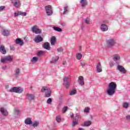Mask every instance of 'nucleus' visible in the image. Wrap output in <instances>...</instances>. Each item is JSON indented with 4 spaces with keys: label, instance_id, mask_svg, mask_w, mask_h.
Masks as SVG:
<instances>
[{
    "label": "nucleus",
    "instance_id": "obj_1",
    "mask_svg": "<svg viewBox=\"0 0 130 130\" xmlns=\"http://www.w3.org/2000/svg\"><path fill=\"white\" fill-rule=\"evenodd\" d=\"M117 88V84L115 82H111L109 83L108 88L107 89V94L108 96H113L116 92Z\"/></svg>",
    "mask_w": 130,
    "mask_h": 130
},
{
    "label": "nucleus",
    "instance_id": "obj_2",
    "mask_svg": "<svg viewBox=\"0 0 130 130\" xmlns=\"http://www.w3.org/2000/svg\"><path fill=\"white\" fill-rule=\"evenodd\" d=\"M43 93H45V97H50L51 96V90L47 86H43L41 90Z\"/></svg>",
    "mask_w": 130,
    "mask_h": 130
},
{
    "label": "nucleus",
    "instance_id": "obj_3",
    "mask_svg": "<svg viewBox=\"0 0 130 130\" xmlns=\"http://www.w3.org/2000/svg\"><path fill=\"white\" fill-rule=\"evenodd\" d=\"M23 91H24L23 88L17 86L13 87L9 90V92H11V93H17L18 94L23 93Z\"/></svg>",
    "mask_w": 130,
    "mask_h": 130
},
{
    "label": "nucleus",
    "instance_id": "obj_4",
    "mask_svg": "<svg viewBox=\"0 0 130 130\" xmlns=\"http://www.w3.org/2000/svg\"><path fill=\"white\" fill-rule=\"evenodd\" d=\"M116 44V40L114 39H110L107 41V46L109 48H112Z\"/></svg>",
    "mask_w": 130,
    "mask_h": 130
},
{
    "label": "nucleus",
    "instance_id": "obj_5",
    "mask_svg": "<svg viewBox=\"0 0 130 130\" xmlns=\"http://www.w3.org/2000/svg\"><path fill=\"white\" fill-rule=\"evenodd\" d=\"M45 10L47 16H51V15L53 14V11H52V7L51 5L46 6L45 7Z\"/></svg>",
    "mask_w": 130,
    "mask_h": 130
},
{
    "label": "nucleus",
    "instance_id": "obj_6",
    "mask_svg": "<svg viewBox=\"0 0 130 130\" xmlns=\"http://www.w3.org/2000/svg\"><path fill=\"white\" fill-rule=\"evenodd\" d=\"M31 31L32 33H35V34H41L42 30L39 28V26L38 25H34L31 27Z\"/></svg>",
    "mask_w": 130,
    "mask_h": 130
},
{
    "label": "nucleus",
    "instance_id": "obj_7",
    "mask_svg": "<svg viewBox=\"0 0 130 130\" xmlns=\"http://www.w3.org/2000/svg\"><path fill=\"white\" fill-rule=\"evenodd\" d=\"M11 3L15 8H18L21 7V1L20 0H11Z\"/></svg>",
    "mask_w": 130,
    "mask_h": 130
},
{
    "label": "nucleus",
    "instance_id": "obj_8",
    "mask_svg": "<svg viewBox=\"0 0 130 130\" xmlns=\"http://www.w3.org/2000/svg\"><path fill=\"white\" fill-rule=\"evenodd\" d=\"M13 60V57L11 56H7L5 57L4 58H1V62L4 63V62H6V61H12Z\"/></svg>",
    "mask_w": 130,
    "mask_h": 130
},
{
    "label": "nucleus",
    "instance_id": "obj_9",
    "mask_svg": "<svg viewBox=\"0 0 130 130\" xmlns=\"http://www.w3.org/2000/svg\"><path fill=\"white\" fill-rule=\"evenodd\" d=\"M117 70L121 73V74H126V70L125 68L122 66L118 65Z\"/></svg>",
    "mask_w": 130,
    "mask_h": 130
},
{
    "label": "nucleus",
    "instance_id": "obj_10",
    "mask_svg": "<svg viewBox=\"0 0 130 130\" xmlns=\"http://www.w3.org/2000/svg\"><path fill=\"white\" fill-rule=\"evenodd\" d=\"M63 85L66 87V88H69L71 86V84L69 82V77H65L63 79Z\"/></svg>",
    "mask_w": 130,
    "mask_h": 130
},
{
    "label": "nucleus",
    "instance_id": "obj_11",
    "mask_svg": "<svg viewBox=\"0 0 130 130\" xmlns=\"http://www.w3.org/2000/svg\"><path fill=\"white\" fill-rule=\"evenodd\" d=\"M26 99L28 101H32L35 100V95L31 93H27L26 95Z\"/></svg>",
    "mask_w": 130,
    "mask_h": 130
},
{
    "label": "nucleus",
    "instance_id": "obj_12",
    "mask_svg": "<svg viewBox=\"0 0 130 130\" xmlns=\"http://www.w3.org/2000/svg\"><path fill=\"white\" fill-rule=\"evenodd\" d=\"M14 16L15 17H19V16H23V17H25V16H27V13L23 12L22 11H17V12L14 13Z\"/></svg>",
    "mask_w": 130,
    "mask_h": 130
},
{
    "label": "nucleus",
    "instance_id": "obj_13",
    "mask_svg": "<svg viewBox=\"0 0 130 130\" xmlns=\"http://www.w3.org/2000/svg\"><path fill=\"white\" fill-rule=\"evenodd\" d=\"M0 112L3 116H8L9 115V112L5 108H1Z\"/></svg>",
    "mask_w": 130,
    "mask_h": 130
},
{
    "label": "nucleus",
    "instance_id": "obj_14",
    "mask_svg": "<svg viewBox=\"0 0 130 130\" xmlns=\"http://www.w3.org/2000/svg\"><path fill=\"white\" fill-rule=\"evenodd\" d=\"M42 41H43V38L39 35L37 36L35 38V42L36 43H39V42H42Z\"/></svg>",
    "mask_w": 130,
    "mask_h": 130
},
{
    "label": "nucleus",
    "instance_id": "obj_15",
    "mask_svg": "<svg viewBox=\"0 0 130 130\" xmlns=\"http://www.w3.org/2000/svg\"><path fill=\"white\" fill-rule=\"evenodd\" d=\"M78 82L81 86H84L85 85V82H84V77L83 76H79L78 78Z\"/></svg>",
    "mask_w": 130,
    "mask_h": 130
},
{
    "label": "nucleus",
    "instance_id": "obj_16",
    "mask_svg": "<svg viewBox=\"0 0 130 130\" xmlns=\"http://www.w3.org/2000/svg\"><path fill=\"white\" fill-rule=\"evenodd\" d=\"M101 30L103 32H106V31L108 30V26L105 24H102L101 25Z\"/></svg>",
    "mask_w": 130,
    "mask_h": 130
},
{
    "label": "nucleus",
    "instance_id": "obj_17",
    "mask_svg": "<svg viewBox=\"0 0 130 130\" xmlns=\"http://www.w3.org/2000/svg\"><path fill=\"white\" fill-rule=\"evenodd\" d=\"M24 123L27 125H30L33 124V122H32V120L31 119V118H29V117L25 119L24 121Z\"/></svg>",
    "mask_w": 130,
    "mask_h": 130
},
{
    "label": "nucleus",
    "instance_id": "obj_18",
    "mask_svg": "<svg viewBox=\"0 0 130 130\" xmlns=\"http://www.w3.org/2000/svg\"><path fill=\"white\" fill-rule=\"evenodd\" d=\"M113 59L114 61L120 60V55L118 54H115L113 56Z\"/></svg>",
    "mask_w": 130,
    "mask_h": 130
},
{
    "label": "nucleus",
    "instance_id": "obj_19",
    "mask_svg": "<svg viewBox=\"0 0 130 130\" xmlns=\"http://www.w3.org/2000/svg\"><path fill=\"white\" fill-rule=\"evenodd\" d=\"M59 59V57L58 56H55L54 57H52L50 62L51 63H55Z\"/></svg>",
    "mask_w": 130,
    "mask_h": 130
},
{
    "label": "nucleus",
    "instance_id": "obj_20",
    "mask_svg": "<svg viewBox=\"0 0 130 130\" xmlns=\"http://www.w3.org/2000/svg\"><path fill=\"white\" fill-rule=\"evenodd\" d=\"M96 72L97 73H101L102 72V66L101 63H98L96 65Z\"/></svg>",
    "mask_w": 130,
    "mask_h": 130
},
{
    "label": "nucleus",
    "instance_id": "obj_21",
    "mask_svg": "<svg viewBox=\"0 0 130 130\" xmlns=\"http://www.w3.org/2000/svg\"><path fill=\"white\" fill-rule=\"evenodd\" d=\"M0 52L3 53V54H6V53H7V51H6L5 46L4 45H1L0 46Z\"/></svg>",
    "mask_w": 130,
    "mask_h": 130
},
{
    "label": "nucleus",
    "instance_id": "obj_22",
    "mask_svg": "<svg viewBox=\"0 0 130 130\" xmlns=\"http://www.w3.org/2000/svg\"><path fill=\"white\" fill-rule=\"evenodd\" d=\"M14 114L16 117L20 116V110H19L18 108H15L14 110Z\"/></svg>",
    "mask_w": 130,
    "mask_h": 130
},
{
    "label": "nucleus",
    "instance_id": "obj_23",
    "mask_svg": "<svg viewBox=\"0 0 130 130\" xmlns=\"http://www.w3.org/2000/svg\"><path fill=\"white\" fill-rule=\"evenodd\" d=\"M55 43H56V38L53 36L51 38V45L54 46L55 45Z\"/></svg>",
    "mask_w": 130,
    "mask_h": 130
},
{
    "label": "nucleus",
    "instance_id": "obj_24",
    "mask_svg": "<svg viewBox=\"0 0 130 130\" xmlns=\"http://www.w3.org/2000/svg\"><path fill=\"white\" fill-rule=\"evenodd\" d=\"M43 47L47 50H50V47L49 46V43L45 42L43 45Z\"/></svg>",
    "mask_w": 130,
    "mask_h": 130
},
{
    "label": "nucleus",
    "instance_id": "obj_25",
    "mask_svg": "<svg viewBox=\"0 0 130 130\" xmlns=\"http://www.w3.org/2000/svg\"><path fill=\"white\" fill-rule=\"evenodd\" d=\"M16 44H19L20 46H22V45L24 44V42L21 39H17L16 40Z\"/></svg>",
    "mask_w": 130,
    "mask_h": 130
},
{
    "label": "nucleus",
    "instance_id": "obj_26",
    "mask_svg": "<svg viewBox=\"0 0 130 130\" xmlns=\"http://www.w3.org/2000/svg\"><path fill=\"white\" fill-rule=\"evenodd\" d=\"M20 73H21V69L17 68L15 71L14 75L16 78L19 77V75H20Z\"/></svg>",
    "mask_w": 130,
    "mask_h": 130
},
{
    "label": "nucleus",
    "instance_id": "obj_27",
    "mask_svg": "<svg viewBox=\"0 0 130 130\" xmlns=\"http://www.w3.org/2000/svg\"><path fill=\"white\" fill-rule=\"evenodd\" d=\"M80 5L82 8H85L87 6V0H81Z\"/></svg>",
    "mask_w": 130,
    "mask_h": 130
},
{
    "label": "nucleus",
    "instance_id": "obj_28",
    "mask_svg": "<svg viewBox=\"0 0 130 130\" xmlns=\"http://www.w3.org/2000/svg\"><path fill=\"white\" fill-rule=\"evenodd\" d=\"M130 103L129 102H124L122 103V106L123 108L127 109L129 107Z\"/></svg>",
    "mask_w": 130,
    "mask_h": 130
},
{
    "label": "nucleus",
    "instance_id": "obj_29",
    "mask_svg": "<svg viewBox=\"0 0 130 130\" xmlns=\"http://www.w3.org/2000/svg\"><path fill=\"white\" fill-rule=\"evenodd\" d=\"M2 34L4 36H9L10 35V31L8 30L4 29L2 31Z\"/></svg>",
    "mask_w": 130,
    "mask_h": 130
},
{
    "label": "nucleus",
    "instance_id": "obj_30",
    "mask_svg": "<svg viewBox=\"0 0 130 130\" xmlns=\"http://www.w3.org/2000/svg\"><path fill=\"white\" fill-rule=\"evenodd\" d=\"M69 7L68 6H65L63 8V15H66V14H68L69 13Z\"/></svg>",
    "mask_w": 130,
    "mask_h": 130
},
{
    "label": "nucleus",
    "instance_id": "obj_31",
    "mask_svg": "<svg viewBox=\"0 0 130 130\" xmlns=\"http://www.w3.org/2000/svg\"><path fill=\"white\" fill-rule=\"evenodd\" d=\"M82 57H83V54H82L81 53H78L76 54V58L78 60L82 59Z\"/></svg>",
    "mask_w": 130,
    "mask_h": 130
},
{
    "label": "nucleus",
    "instance_id": "obj_32",
    "mask_svg": "<svg viewBox=\"0 0 130 130\" xmlns=\"http://www.w3.org/2000/svg\"><path fill=\"white\" fill-rule=\"evenodd\" d=\"M40 123L39 121H35L31 124L34 127H37V126L39 125Z\"/></svg>",
    "mask_w": 130,
    "mask_h": 130
},
{
    "label": "nucleus",
    "instance_id": "obj_33",
    "mask_svg": "<svg viewBox=\"0 0 130 130\" xmlns=\"http://www.w3.org/2000/svg\"><path fill=\"white\" fill-rule=\"evenodd\" d=\"M77 94V90L76 89H72L69 93V95L73 96V95H76Z\"/></svg>",
    "mask_w": 130,
    "mask_h": 130
},
{
    "label": "nucleus",
    "instance_id": "obj_34",
    "mask_svg": "<svg viewBox=\"0 0 130 130\" xmlns=\"http://www.w3.org/2000/svg\"><path fill=\"white\" fill-rule=\"evenodd\" d=\"M53 28L55 31H56L57 32H62V29H61V28L59 27L53 26Z\"/></svg>",
    "mask_w": 130,
    "mask_h": 130
},
{
    "label": "nucleus",
    "instance_id": "obj_35",
    "mask_svg": "<svg viewBox=\"0 0 130 130\" xmlns=\"http://www.w3.org/2000/svg\"><path fill=\"white\" fill-rule=\"evenodd\" d=\"M84 22L87 25L91 24V20L90 19V18H89V17L85 18L84 20Z\"/></svg>",
    "mask_w": 130,
    "mask_h": 130
},
{
    "label": "nucleus",
    "instance_id": "obj_36",
    "mask_svg": "<svg viewBox=\"0 0 130 130\" xmlns=\"http://www.w3.org/2000/svg\"><path fill=\"white\" fill-rule=\"evenodd\" d=\"M46 53L45 51H40L38 52L37 55H44V54Z\"/></svg>",
    "mask_w": 130,
    "mask_h": 130
},
{
    "label": "nucleus",
    "instance_id": "obj_37",
    "mask_svg": "<svg viewBox=\"0 0 130 130\" xmlns=\"http://www.w3.org/2000/svg\"><path fill=\"white\" fill-rule=\"evenodd\" d=\"M37 61H38V57H34L31 59V62H37Z\"/></svg>",
    "mask_w": 130,
    "mask_h": 130
},
{
    "label": "nucleus",
    "instance_id": "obj_38",
    "mask_svg": "<svg viewBox=\"0 0 130 130\" xmlns=\"http://www.w3.org/2000/svg\"><path fill=\"white\" fill-rule=\"evenodd\" d=\"M56 120L57 122H58V123H59V122L61 121V117H60V116H57L56 117Z\"/></svg>",
    "mask_w": 130,
    "mask_h": 130
},
{
    "label": "nucleus",
    "instance_id": "obj_39",
    "mask_svg": "<svg viewBox=\"0 0 130 130\" xmlns=\"http://www.w3.org/2000/svg\"><path fill=\"white\" fill-rule=\"evenodd\" d=\"M91 121H88L85 122L84 123V126H90L91 125Z\"/></svg>",
    "mask_w": 130,
    "mask_h": 130
},
{
    "label": "nucleus",
    "instance_id": "obj_40",
    "mask_svg": "<svg viewBox=\"0 0 130 130\" xmlns=\"http://www.w3.org/2000/svg\"><path fill=\"white\" fill-rule=\"evenodd\" d=\"M80 64L82 68H84V67H86V66H87V63H86L85 61H81Z\"/></svg>",
    "mask_w": 130,
    "mask_h": 130
},
{
    "label": "nucleus",
    "instance_id": "obj_41",
    "mask_svg": "<svg viewBox=\"0 0 130 130\" xmlns=\"http://www.w3.org/2000/svg\"><path fill=\"white\" fill-rule=\"evenodd\" d=\"M84 112V113H89V112H90V108L89 107L85 108Z\"/></svg>",
    "mask_w": 130,
    "mask_h": 130
},
{
    "label": "nucleus",
    "instance_id": "obj_42",
    "mask_svg": "<svg viewBox=\"0 0 130 130\" xmlns=\"http://www.w3.org/2000/svg\"><path fill=\"white\" fill-rule=\"evenodd\" d=\"M68 109H69V107H63L62 109V112H63V113H66V112L68 111Z\"/></svg>",
    "mask_w": 130,
    "mask_h": 130
},
{
    "label": "nucleus",
    "instance_id": "obj_43",
    "mask_svg": "<svg viewBox=\"0 0 130 130\" xmlns=\"http://www.w3.org/2000/svg\"><path fill=\"white\" fill-rule=\"evenodd\" d=\"M79 119H81V116L80 115L76 114L75 115V120H79Z\"/></svg>",
    "mask_w": 130,
    "mask_h": 130
},
{
    "label": "nucleus",
    "instance_id": "obj_44",
    "mask_svg": "<svg viewBox=\"0 0 130 130\" xmlns=\"http://www.w3.org/2000/svg\"><path fill=\"white\" fill-rule=\"evenodd\" d=\"M57 52H62L63 51V48L62 47H59L57 49Z\"/></svg>",
    "mask_w": 130,
    "mask_h": 130
},
{
    "label": "nucleus",
    "instance_id": "obj_45",
    "mask_svg": "<svg viewBox=\"0 0 130 130\" xmlns=\"http://www.w3.org/2000/svg\"><path fill=\"white\" fill-rule=\"evenodd\" d=\"M79 122L78 121H73L72 122V125L73 126H75V125H77V124H78Z\"/></svg>",
    "mask_w": 130,
    "mask_h": 130
},
{
    "label": "nucleus",
    "instance_id": "obj_46",
    "mask_svg": "<svg viewBox=\"0 0 130 130\" xmlns=\"http://www.w3.org/2000/svg\"><path fill=\"white\" fill-rule=\"evenodd\" d=\"M51 102H52V99L51 98H49L47 101L48 104H51Z\"/></svg>",
    "mask_w": 130,
    "mask_h": 130
},
{
    "label": "nucleus",
    "instance_id": "obj_47",
    "mask_svg": "<svg viewBox=\"0 0 130 130\" xmlns=\"http://www.w3.org/2000/svg\"><path fill=\"white\" fill-rule=\"evenodd\" d=\"M60 25H61V26H62V27H66L67 26V23H66L64 22H61L60 23Z\"/></svg>",
    "mask_w": 130,
    "mask_h": 130
},
{
    "label": "nucleus",
    "instance_id": "obj_48",
    "mask_svg": "<svg viewBox=\"0 0 130 130\" xmlns=\"http://www.w3.org/2000/svg\"><path fill=\"white\" fill-rule=\"evenodd\" d=\"M5 8H6V7H5V6H1L0 7V12H3V11H4V10H5Z\"/></svg>",
    "mask_w": 130,
    "mask_h": 130
},
{
    "label": "nucleus",
    "instance_id": "obj_49",
    "mask_svg": "<svg viewBox=\"0 0 130 130\" xmlns=\"http://www.w3.org/2000/svg\"><path fill=\"white\" fill-rule=\"evenodd\" d=\"M126 119L127 120V121H130V115H127L126 116Z\"/></svg>",
    "mask_w": 130,
    "mask_h": 130
},
{
    "label": "nucleus",
    "instance_id": "obj_50",
    "mask_svg": "<svg viewBox=\"0 0 130 130\" xmlns=\"http://www.w3.org/2000/svg\"><path fill=\"white\" fill-rule=\"evenodd\" d=\"M62 64L63 66H66L67 64V61H63Z\"/></svg>",
    "mask_w": 130,
    "mask_h": 130
},
{
    "label": "nucleus",
    "instance_id": "obj_51",
    "mask_svg": "<svg viewBox=\"0 0 130 130\" xmlns=\"http://www.w3.org/2000/svg\"><path fill=\"white\" fill-rule=\"evenodd\" d=\"M79 50L80 51H82V46H79Z\"/></svg>",
    "mask_w": 130,
    "mask_h": 130
},
{
    "label": "nucleus",
    "instance_id": "obj_52",
    "mask_svg": "<svg viewBox=\"0 0 130 130\" xmlns=\"http://www.w3.org/2000/svg\"><path fill=\"white\" fill-rule=\"evenodd\" d=\"M71 118H74V114H72L71 115Z\"/></svg>",
    "mask_w": 130,
    "mask_h": 130
},
{
    "label": "nucleus",
    "instance_id": "obj_53",
    "mask_svg": "<svg viewBox=\"0 0 130 130\" xmlns=\"http://www.w3.org/2000/svg\"><path fill=\"white\" fill-rule=\"evenodd\" d=\"M78 130H84V128H79Z\"/></svg>",
    "mask_w": 130,
    "mask_h": 130
},
{
    "label": "nucleus",
    "instance_id": "obj_54",
    "mask_svg": "<svg viewBox=\"0 0 130 130\" xmlns=\"http://www.w3.org/2000/svg\"><path fill=\"white\" fill-rule=\"evenodd\" d=\"M110 66H111V67H113V66H114V64H110Z\"/></svg>",
    "mask_w": 130,
    "mask_h": 130
},
{
    "label": "nucleus",
    "instance_id": "obj_55",
    "mask_svg": "<svg viewBox=\"0 0 130 130\" xmlns=\"http://www.w3.org/2000/svg\"><path fill=\"white\" fill-rule=\"evenodd\" d=\"M11 50H14V49H13V48H11Z\"/></svg>",
    "mask_w": 130,
    "mask_h": 130
},
{
    "label": "nucleus",
    "instance_id": "obj_56",
    "mask_svg": "<svg viewBox=\"0 0 130 130\" xmlns=\"http://www.w3.org/2000/svg\"><path fill=\"white\" fill-rule=\"evenodd\" d=\"M81 29H83V26L81 27Z\"/></svg>",
    "mask_w": 130,
    "mask_h": 130
},
{
    "label": "nucleus",
    "instance_id": "obj_57",
    "mask_svg": "<svg viewBox=\"0 0 130 130\" xmlns=\"http://www.w3.org/2000/svg\"><path fill=\"white\" fill-rule=\"evenodd\" d=\"M62 98V96H61V99Z\"/></svg>",
    "mask_w": 130,
    "mask_h": 130
},
{
    "label": "nucleus",
    "instance_id": "obj_58",
    "mask_svg": "<svg viewBox=\"0 0 130 130\" xmlns=\"http://www.w3.org/2000/svg\"><path fill=\"white\" fill-rule=\"evenodd\" d=\"M47 1H50V0H47Z\"/></svg>",
    "mask_w": 130,
    "mask_h": 130
}]
</instances>
